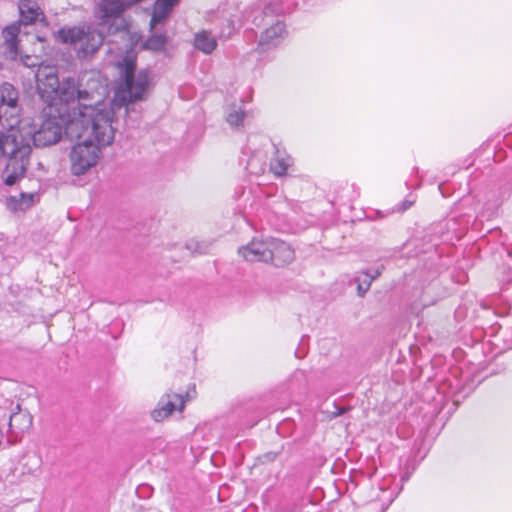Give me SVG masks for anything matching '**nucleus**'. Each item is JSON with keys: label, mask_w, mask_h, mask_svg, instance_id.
I'll return each instance as SVG.
<instances>
[{"label": "nucleus", "mask_w": 512, "mask_h": 512, "mask_svg": "<svg viewBox=\"0 0 512 512\" xmlns=\"http://www.w3.org/2000/svg\"><path fill=\"white\" fill-rule=\"evenodd\" d=\"M151 86V73L147 69L140 70L136 75L124 80L116 96L124 103L145 100Z\"/></svg>", "instance_id": "obj_8"}, {"label": "nucleus", "mask_w": 512, "mask_h": 512, "mask_svg": "<svg viewBox=\"0 0 512 512\" xmlns=\"http://www.w3.org/2000/svg\"><path fill=\"white\" fill-rule=\"evenodd\" d=\"M63 134V126L55 117H49L36 125L22 120L17 128L0 131V157L7 158L4 169V183L14 185L26 173L30 162L32 144L46 147L58 143Z\"/></svg>", "instance_id": "obj_1"}, {"label": "nucleus", "mask_w": 512, "mask_h": 512, "mask_svg": "<svg viewBox=\"0 0 512 512\" xmlns=\"http://www.w3.org/2000/svg\"><path fill=\"white\" fill-rule=\"evenodd\" d=\"M166 43H167L166 35L163 33H160V34L156 33V34H153L150 37H148V39L144 43V47L146 49H149V50H152L155 52H160L165 49Z\"/></svg>", "instance_id": "obj_16"}, {"label": "nucleus", "mask_w": 512, "mask_h": 512, "mask_svg": "<svg viewBox=\"0 0 512 512\" xmlns=\"http://www.w3.org/2000/svg\"><path fill=\"white\" fill-rule=\"evenodd\" d=\"M16 416H17V414H16V413H13V414L10 416V421H9V425H10V427L12 426V420H13V418H15Z\"/></svg>", "instance_id": "obj_30"}, {"label": "nucleus", "mask_w": 512, "mask_h": 512, "mask_svg": "<svg viewBox=\"0 0 512 512\" xmlns=\"http://www.w3.org/2000/svg\"><path fill=\"white\" fill-rule=\"evenodd\" d=\"M23 64L27 67H35L38 66L37 58L26 56L23 60Z\"/></svg>", "instance_id": "obj_26"}, {"label": "nucleus", "mask_w": 512, "mask_h": 512, "mask_svg": "<svg viewBox=\"0 0 512 512\" xmlns=\"http://www.w3.org/2000/svg\"><path fill=\"white\" fill-rule=\"evenodd\" d=\"M281 12V7L278 3H269L266 5L262 11V13L268 17L273 16L274 14H278Z\"/></svg>", "instance_id": "obj_23"}, {"label": "nucleus", "mask_w": 512, "mask_h": 512, "mask_svg": "<svg viewBox=\"0 0 512 512\" xmlns=\"http://www.w3.org/2000/svg\"><path fill=\"white\" fill-rule=\"evenodd\" d=\"M238 253L248 262L269 263V238H253L247 245L241 246Z\"/></svg>", "instance_id": "obj_10"}, {"label": "nucleus", "mask_w": 512, "mask_h": 512, "mask_svg": "<svg viewBox=\"0 0 512 512\" xmlns=\"http://www.w3.org/2000/svg\"><path fill=\"white\" fill-rule=\"evenodd\" d=\"M285 25L281 21L267 28L260 36L259 48L266 51L272 47H276L285 37Z\"/></svg>", "instance_id": "obj_12"}, {"label": "nucleus", "mask_w": 512, "mask_h": 512, "mask_svg": "<svg viewBox=\"0 0 512 512\" xmlns=\"http://www.w3.org/2000/svg\"><path fill=\"white\" fill-rule=\"evenodd\" d=\"M290 166V159L277 156L270 162V169L276 176H283L286 174Z\"/></svg>", "instance_id": "obj_17"}, {"label": "nucleus", "mask_w": 512, "mask_h": 512, "mask_svg": "<svg viewBox=\"0 0 512 512\" xmlns=\"http://www.w3.org/2000/svg\"><path fill=\"white\" fill-rule=\"evenodd\" d=\"M137 2L138 0H100L95 8L98 26L108 34H115L124 29L122 14Z\"/></svg>", "instance_id": "obj_6"}, {"label": "nucleus", "mask_w": 512, "mask_h": 512, "mask_svg": "<svg viewBox=\"0 0 512 512\" xmlns=\"http://www.w3.org/2000/svg\"><path fill=\"white\" fill-rule=\"evenodd\" d=\"M244 117H245L244 110H242L240 107L239 108L233 107L227 114L226 120L231 126L239 127L243 124Z\"/></svg>", "instance_id": "obj_18"}, {"label": "nucleus", "mask_w": 512, "mask_h": 512, "mask_svg": "<svg viewBox=\"0 0 512 512\" xmlns=\"http://www.w3.org/2000/svg\"><path fill=\"white\" fill-rule=\"evenodd\" d=\"M37 39L40 41V42H44L46 39L42 36H37Z\"/></svg>", "instance_id": "obj_31"}, {"label": "nucleus", "mask_w": 512, "mask_h": 512, "mask_svg": "<svg viewBox=\"0 0 512 512\" xmlns=\"http://www.w3.org/2000/svg\"><path fill=\"white\" fill-rule=\"evenodd\" d=\"M365 277L368 279H371V282L376 279L380 275V271L376 269L373 274H370L369 272L364 273Z\"/></svg>", "instance_id": "obj_28"}, {"label": "nucleus", "mask_w": 512, "mask_h": 512, "mask_svg": "<svg viewBox=\"0 0 512 512\" xmlns=\"http://www.w3.org/2000/svg\"><path fill=\"white\" fill-rule=\"evenodd\" d=\"M20 13V22L24 25L34 23L41 16V21H45V16L39 5L33 0H21L18 5Z\"/></svg>", "instance_id": "obj_13"}, {"label": "nucleus", "mask_w": 512, "mask_h": 512, "mask_svg": "<svg viewBox=\"0 0 512 512\" xmlns=\"http://www.w3.org/2000/svg\"><path fill=\"white\" fill-rule=\"evenodd\" d=\"M19 115L18 91L5 82L0 86V124L12 130L22 121Z\"/></svg>", "instance_id": "obj_7"}, {"label": "nucleus", "mask_w": 512, "mask_h": 512, "mask_svg": "<svg viewBox=\"0 0 512 512\" xmlns=\"http://www.w3.org/2000/svg\"><path fill=\"white\" fill-rule=\"evenodd\" d=\"M64 132H66L64 130ZM71 140H82L73 146L70 152L71 172L73 175H84L90 168L94 167L101 157V147L109 144L100 143L93 134L85 133L79 137H71Z\"/></svg>", "instance_id": "obj_5"}, {"label": "nucleus", "mask_w": 512, "mask_h": 512, "mask_svg": "<svg viewBox=\"0 0 512 512\" xmlns=\"http://www.w3.org/2000/svg\"><path fill=\"white\" fill-rule=\"evenodd\" d=\"M20 33V24L14 23L5 27L2 35L9 53L13 56L18 54V35Z\"/></svg>", "instance_id": "obj_15"}, {"label": "nucleus", "mask_w": 512, "mask_h": 512, "mask_svg": "<svg viewBox=\"0 0 512 512\" xmlns=\"http://www.w3.org/2000/svg\"><path fill=\"white\" fill-rule=\"evenodd\" d=\"M194 47L205 54H210L216 49L217 40L211 32L202 30L194 36Z\"/></svg>", "instance_id": "obj_14"}, {"label": "nucleus", "mask_w": 512, "mask_h": 512, "mask_svg": "<svg viewBox=\"0 0 512 512\" xmlns=\"http://www.w3.org/2000/svg\"><path fill=\"white\" fill-rule=\"evenodd\" d=\"M357 283H358V286H357L358 295L360 297H363L371 286V279H368L364 276L363 279L357 278Z\"/></svg>", "instance_id": "obj_22"}, {"label": "nucleus", "mask_w": 512, "mask_h": 512, "mask_svg": "<svg viewBox=\"0 0 512 512\" xmlns=\"http://www.w3.org/2000/svg\"><path fill=\"white\" fill-rule=\"evenodd\" d=\"M53 37L64 45L74 46L78 58L94 55L104 42V30L89 24L62 27L53 32Z\"/></svg>", "instance_id": "obj_4"}, {"label": "nucleus", "mask_w": 512, "mask_h": 512, "mask_svg": "<svg viewBox=\"0 0 512 512\" xmlns=\"http://www.w3.org/2000/svg\"><path fill=\"white\" fill-rule=\"evenodd\" d=\"M83 109L78 116L70 119L65 131L71 137H79L85 133L93 134L102 144H111L114 140L112 120L114 112L104 102L106 88L99 74L85 71L78 77Z\"/></svg>", "instance_id": "obj_2"}, {"label": "nucleus", "mask_w": 512, "mask_h": 512, "mask_svg": "<svg viewBox=\"0 0 512 512\" xmlns=\"http://www.w3.org/2000/svg\"><path fill=\"white\" fill-rule=\"evenodd\" d=\"M414 204L413 200H404L399 207L397 208V211L404 212L408 210L412 205Z\"/></svg>", "instance_id": "obj_27"}, {"label": "nucleus", "mask_w": 512, "mask_h": 512, "mask_svg": "<svg viewBox=\"0 0 512 512\" xmlns=\"http://www.w3.org/2000/svg\"><path fill=\"white\" fill-rule=\"evenodd\" d=\"M35 197L36 194L33 193H21L20 199L17 203V208L20 210H27L33 205Z\"/></svg>", "instance_id": "obj_20"}, {"label": "nucleus", "mask_w": 512, "mask_h": 512, "mask_svg": "<svg viewBox=\"0 0 512 512\" xmlns=\"http://www.w3.org/2000/svg\"><path fill=\"white\" fill-rule=\"evenodd\" d=\"M280 454H281V451H270V452H267V453L263 454L262 456H260L259 459H260L261 463L266 464V463L274 462L279 457Z\"/></svg>", "instance_id": "obj_24"}, {"label": "nucleus", "mask_w": 512, "mask_h": 512, "mask_svg": "<svg viewBox=\"0 0 512 512\" xmlns=\"http://www.w3.org/2000/svg\"><path fill=\"white\" fill-rule=\"evenodd\" d=\"M186 246L189 250L198 254H204L208 250L207 244L195 240L189 241Z\"/></svg>", "instance_id": "obj_21"}, {"label": "nucleus", "mask_w": 512, "mask_h": 512, "mask_svg": "<svg viewBox=\"0 0 512 512\" xmlns=\"http://www.w3.org/2000/svg\"><path fill=\"white\" fill-rule=\"evenodd\" d=\"M136 62L132 58H124L123 64H122V75L124 80L131 78L132 76L136 75Z\"/></svg>", "instance_id": "obj_19"}, {"label": "nucleus", "mask_w": 512, "mask_h": 512, "mask_svg": "<svg viewBox=\"0 0 512 512\" xmlns=\"http://www.w3.org/2000/svg\"><path fill=\"white\" fill-rule=\"evenodd\" d=\"M37 89L45 102H50L58 96L61 102L79 104V110L83 109V101L78 79L68 77L59 82L54 67H39L36 72Z\"/></svg>", "instance_id": "obj_3"}, {"label": "nucleus", "mask_w": 512, "mask_h": 512, "mask_svg": "<svg viewBox=\"0 0 512 512\" xmlns=\"http://www.w3.org/2000/svg\"><path fill=\"white\" fill-rule=\"evenodd\" d=\"M269 254L271 256L269 263L276 267L290 264L295 258L294 250L288 243L273 237H269Z\"/></svg>", "instance_id": "obj_11"}, {"label": "nucleus", "mask_w": 512, "mask_h": 512, "mask_svg": "<svg viewBox=\"0 0 512 512\" xmlns=\"http://www.w3.org/2000/svg\"><path fill=\"white\" fill-rule=\"evenodd\" d=\"M188 397V392L185 395L172 392L165 393L159 400L157 407L151 412V417L156 422H161L176 410L182 412Z\"/></svg>", "instance_id": "obj_9"}, {"label": "nucleus", "mask_w": 512, "mask_h": 512, "mask_svg": "<svg viewBox=\"0 0 512 512\" xmlns=\"http://www.w3.org/2000/svg\"><path fill=\"white\" fill-rule=\"evenodd\" d=\"M228 28H229V32H228L227 36L229 37L231 35V33H232L234 28H233V26L230 23L228 24Z\"/></svg>", "instance_id": "obj_29"}, {"label": "nucleus", "mask_w": 512, "mask_h": 512, "mask_svg": "<svg viewBox=\"0 0 512 512\" xmlns=\"http://www.w3.org/2000/svg\"><path fill=\"white\" fill-rule=\"evenodd\" d=\"M350 410V407H339L334 405V410L331 411V417L336 418Z\"/></svg>", "instance_id": "obj_25"}]
</instances>
